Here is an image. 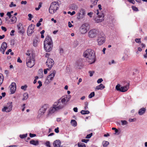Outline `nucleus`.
<instances>
[{"instance_id":"26","label":"nucleus","mask_w":147,"mask_h":147,"mask_svg":"<svg viewBox=\"0 0 147 147\" xmlns=\"http://www.w3.org/2000/svg\"><path fill=\"white\" fill-rule=\"evenodd\" d=\"M71 123L73 126L74 127H76L77 125V122L75 120H71Z\"/></svg>"},{"instance_id":"50","label":"nucleus","mask_w":147,"mask_h":147,"mask_svg":"<svg viewBox=\"0 0 147 147\" xmlns=\"http://www.w3.org/2000/svg\"><path fill=\"white\" fill-rule=\"evenodd\" d=\"M16 6V5L15 4H14L13 2H12L11 3V4L10 5V7H15Z\"/></svg>"},{"instance_id":"43","label":"nucleus","mask_w":147,"mask_h":147,"mask_svg":"<svg viewBox=\"0 0 147 147\" xmlns=\"http://www.w3.org/2000/svg\"><path fill=\"white\" fill-rule=\"evenodd\" d=\"M92 135V133H91L87 135L86 138L89 139L90 138Z\"/></svg>"},{"instance_id":"7","label":"nucleus","mask_w":147,"mask_h":147,"mask_svg":"<svg viewBox=\"0 0 147 147\" xmlns=\"http://www.w3.org/2000/svg\"><path fill=\"white\" fill-rule=\"evenodd\" d=\"M95 13L98 16L97 17L94 19L96 22L98 23L102 22L104 20L103 18L104 16V14L103 13H100L98 9L95 11Z\"/></svg>"},{"instance_id":"9","label":"nucleus","mask_w":147,"mask_h":147,"mask_svg":"<svg viewBox=\"0 0 147 147\" xmlns=\"http://www.w3.org/2000/svg\"><path fill=\"white\" fill-rule=\"evenodd\" d=\"M89 28V25L87 24H82L80 28V32L82 34H85Z\"/></svg>"},{"instance_id":"63","label":"nucleus","mask_w":147,"mask_h":147,"mask_svg":"<svg viewBox=\"0 0 147 147\" xmlns=\"http://www.w3.org/2000/svg\"><path fill=\"white\" fill-rule=\"evenodd\" d=\"M5 74H6L7 76H8L9 74V71L8 70H6L5 71Z\"/></svg>"},{"instance_id":"45","label":"nucleus","mask_w":147,"mask_h":147,"mask_svg":"<svg viewBox=\"0 0 147 147\" xmlns=\"http://www.w3.org/2000/svg\"><path fill=\"white\" fill-rule=\"evenodd\" d=\"M136 119L135 118H134L133 119H129V122H134L136 121Z\"/></svg>"},{"instance_id":"37","label":"nucleus","mask_w":147,"mask_h":147,"mask_svg":"<svg viewBox=\"0 0 147 147\" xmlns=\"http://www.w3.org/2000/svg\"><path fill=\"white\" fill-rule=\"evenodd\" d=\"M27 136V134H25L23 135H20V137L21 139H23L25 138H26Z\"/></svg>"},{"instance_id":"28","label":"nucleus","mask_w":147,"mask_h":147,"mask_svg":"<svg viewBox=\"0 0 147 147\" xmlns=\"http://www.w3.org/2000/svg\"><path fill=\"white\" fill-rule=\"evenodd\" d=\"M2 111L3 112H9V108L7 107H4L2 109Z\"/></svg>"},{"instance_id":"32","label":"nucleus","mask_w":147,"mask_h":147,"mask_svg":"<svg viewBox=\"0 0 147 147\" xmlns=\"http://www.w3.org/2000/svg\"><path fill=\"white\" fill-rule=\"evenodd\" d=\"M103 146L104 147H107L109 144V142L108 141H104L102 142Z\"/></svg>"},{"instance_id":"36","label":"nucleus","mask_w":147,"mask_h":147,"mask_svg":"<svg viewBox=\"0 0 147 147\" xmlns=\"http://www.w3.org/2000/svg\"><path fill=\"white\" fill-rule=\"evenodd\" d=\"M115 89L117 90L120 91L121 90V87L120 88V85L119 84H118L115 87Z\"/></svg>"},{"instance_id":"51","label":"nucleus","mask_w":147,"mask_h":147,"mask_svg":"<svg viewBox=\"0 0 147 147\" xmlns=\"http://www.w3.org/2000/svg\"><path fill=\"white\" fill-rule=\"evenodd\" d=\"M89 72V73L90 74V77H92V76L93 74L94 73V72L93 71H90Z\"/></svg>"},{"instance_id":"1","label":"nucleus","mask_w":147,"mask_h":147,"mask_svg":"<svg viewBox=\"0 0 147 147\" xmlns=\"http://www.w3.org/2000/svg\"><path fill=\"white\" fill-rule=\"evenodd\" d=\"M71 96L65 95L62 97L54 103L59 110L62 109L67 105L70 100Z\"/></svg>"},{"instance_id":"27","label":"nucleus","mask_w":147,"mask_h":147,"mask_svg":"<svg viewBox=\"0 0 147 147\" xmlns=\"http://www.w3.org/2000/svg\"><path fill=\"white\" fill-rule=\"evenodd\" d=\"M24 98L22 99L23 100H26L28 97V94L27 93H24L23 94Z\"/></svg>"},{"instance_id":"48","label":"nucleus","mask_w":147,"mask_h":147,"mask_svg":"<svg viewBox=\"0 0 147 147\" xmlns=\"http://www.w3.org/2000/svg\"><path fill=\"white\" fill-rule=\"evenodd\" d=\"M89 140L83 139L81 141H82V142H83L87 143Z\"/></svg>"},{"instance_id":"8","label":"nucleus","mask_w":147,"mask_h":147,"mask_svg":"<svg viewBox=\"0 0 147 147\" xmlns=\"http://www.w3.org/2000/svg\"><path fill=\"white\" fill-rule=\"evenodd\" d=\"M100 32L98 30L96 29H93L90 30L88 33V36L91 38H93L96 37L97 35Z\"/></svg>"},{"instance_id":"22","label":"nucleus","mask_w":147,"mask_h":147,"mask_svg":"<svg viewBox=\"0 0 147 147\" xmlns=\"http://www.w3.org/2000/svg\"><path fill=\"white\" fill-rule=\"evenodd\" d=\"M105 88V86L102 84H101L99 85L96 87L95 90H102Z\"/></svg>"},{"instance_id":"2","label":"nucleus","mask_w":147,"mask_h":147,"mask_svg":"<svg viewBox=\"0 0 147 147\" xmlns=\"http://www.w3.org/2000/svg\"><path fill=\"white\" fill-rule=\"evenodd\" d=\"M84 56L87 59V61L90 64L95 62V56L94 51L91 49L86 50L84 53Z\"/></svg>"},{"instance_id":"41","label":"nucleus","mask_w":147,"mask_h":147,"mask_svg":"<svg viewBox=\"0 0 147 147\" xmlns=\"http://www.w3.org/2000/svg\"><path fill=\"white\" fill-rule=\"evenodd\" d=\"M45 144L47 147H51L50 143L49 141H47Z\"/></svg>"},{"instance_id":"39","label":"nucleus","mask_w":147,"mask_h":147,"mask_svg":"<svg viewBox=\"0 0 147 147\" xmlns=\"http://www.w3.org/2000/svg\"><path fill=\"white\" fill-rule=\"evenodd\" d=\"M127 55H125L122 58V60L124 61L125 60H127Z\"/></svg>"},{"instance_id":"10","label":"nucleus","mask_w":147,"mask_h":147,"mask_svg":"<svg viewBox=\"0 0 147 147\" xmlns=\"http://www.w3.org/2000/svg\"><path fill=\"white\" fill-rule=\"evenodd\" d=\"M86 14V11L83 8H80L77 13V18L81 19L84 17Z\"/></svg>"},{"instance_id":"11","label":"nucleus","mask_w":147,"mask_h":147,"mask_svg":"<svg viewBox=\"0 0 147 147\" xmlns=\"http://www.w3.org/2000/svg\"><path fill=\"white\" fill-rule=\"evenodd\" d=\"M49 107V106L48 104H45L43 105L38 111V116L40 117L44 115Z\"/></svg>"},{"instance_id":"52","label":"nucleus","mask_w":147,"mask_h":147,"mask_svg":"<svg viewBox=\"0 0 147 147\" xmlns=\"http://www.w3.org/2000/svg\"><path fill=\"white\" fill-rule=\"evenodd\" d=\"M31 138H32L34 137H35L36 136V135L35 134H32L31 133H30L29 134Z\"/></svg>"},{"instance_id":"55","label":"nucleus","mask_w":147,"mask_h":147,"mask_svg":"<svg viewBox=\"0 0 147 147\" xmlns=\"http://www.w3.org/2000/svg\"><path fill=\"white\" fill-rule=\"evenodd\" d=\"M25 105H26L25 104H24L22 106V111H23L25 110Z\"/></svg>"},{"instance_id":"24","label":"nucleus","mask_w":147,"mask_h":147,"mask_svg":"<svg viewBox=\"0 0 147 147\" xmlns=\"http://www.w3.org/2000/svg\"><path fill=\"white\" fill-rule=\"evenodd\" d=\"M30 143L34 146H37L39 144V142L38 140H32L30 141Z\"/></svg>"},{"instance_id":"30","label":"nucleus","mask_w":147,"mask_h":147,"mask_svg":"<svg viewBox=\"0 0 147 147\" xmlns=\"http://www.w3.org/2000/svg\"><path fill=\"white\" fill-rule=\"evenodd\" d=\"M80 113L82 115H85L89 113L90 112L88 110L84 111L82 110L81 111Z\"/></svg>"},{"instance_id":"14","label":"nucleus","mask_w":147,"mask_h":147,"mask_svg":"<svg viewBox=\"0 0 147 147\" xmlns=\"http://www.w3.org/2000/svg\"><path fill=\"white\" fill-rule=\"evenodd\" d=\"M59 110L56 105L54 103L53 107L50 108L49 113H52L56 111H58Z\"/></svg>"},{"instance_id":"6","label":"nucleus","mask_w":147,"mask_h":147,"mask_svg":"<svg viewBox=\"0 0 147 147\" xmlns=\"http://www.w3.org/2000/svg\"><path fill=\"white\" fill-rule=\"evenodd\" d=\"M105 34L102 32H100L98 34L97 39L98 45L101 46L105 43Z\"/></svg>"},{"instance_id":"34","label":"nucleus","mask_w":147,"mask_h":147,"mask_svg":"<svg viewBox=\"0 0 147 147\" xmlns=\"http://www.w3.org/2000/svg\"><path fill=\"white\" fill-rule=\"evenodd\" d=\"M53 78L48 76L47 77V79L46 80V81H48L47 82L48 83H49V82H51V81L53 80Z\"/></svg>"},{"instance_id":"15","label":"nucleus","mask_w":147,"mask_h":147,"mask_svg":"<svg viewBox=\"0 0 147 147\" xmlns=\"http://www.w3.org/2000/svg\"><path fill=\"white\" fill-rule=\"evenodd\" d=\"M10 92L11 94H14L16 90V83L12 82L11 84Z\"/></svg>"},{"instance_id":"25","label":"nucleus","mask_w":147,"mask_h":147,"mask_svg":"<svg viewBox=\"0 0 147 147\" xmlns=\"http://www.w3.org/2000/svg\"><path fill=\"white\" fill-rule=\"evenodd\" d=\"M70 8L74 10H76L78 9L77 5L75 4H72L70 6Z\"/></svg>"},{"instance_id":"29","label":"nucleus","mask_w":147,"mask_h":147,"mask_svg":"<svg viewBox=\"0 0 147 147\" xmlns=\"http://www.w3.org/2000/svg\"><path fill=\"white\" fill-rule=\"evenodd\" d=\"M56 72V71L55 70H53L52 71L51 73L49 76L53 78L55 76Z\"/></svg>"},{"instance_id":"59","label":"nucleus","mask_w":147,"mask_h":147,"mask_svg":"<svg viewBox=\"0 0 147 147\" xmlns=\"http://www.w3.org/2000/svg\"><path fill=\"white\" fill-rule=\"evenodd\" d=\"M98 9H99V10H99V12H100V11L101 10V9H102V8H101V5H100V4H99V5H98Z\"/></svg>"},{"instance_id":"64","label":"nucleus","mask_w":147,"mask_h":147,"mask_svg":"<svg viewBox=\"0 0 147 147\" xmlns=\"http://www.w3.org/2000/svg\"><path fill=\"white\" fill-rule=\"evenodd\" d=\"M63 49L62 48H60V53L61 55L63 53Z\"/></svg>"},{"instance_id":"19","label":"nucleus","mask_w":147,"mask_h":147,"mask_svg":"<svg viewBox=\"0 0 147 147\" xmlns=\"http://www.w3.org/2000/svg\"><path fill=\"white\" fill-rule=\"evenodd\" d=\"M61 142L59 140H56L54 141L53 145L54 147H60L61 145Z\"/></svg>"},{"instance_id":"46","label":"nucleus","mask_w":147,"mask_h":147,"mask_svg":"<svg viewBox=\"0 0 147 147\" xmlns=\"http://www.w3.org/2000/svg\"><path fill=\"white\" fill-rule=\"evenodd\" d=\"M37 40H35L34 41L33 43V45L34 47H36L37 46Z\"/></svg>"},{"instance_id":"12","label":"nucleus","mask_w":147,"mask_h":147,"mask_svg":"<svg viewBox=\"0 0 147 147\" xmlns=\"http://www.w3.org/2000/svg\"><path fill=\"white\" fill-rule=\"evenodd\" d=\"M34 25L32 24H31L28 26L27 30V33L28 36H30L34 32Z\"/></svg>"},{"instance_id":"21","label":"nucleus","mask_w":147,"mask_h":147,"mask_svg":"<svg viewBox=\"0 0 147 147\" xmlns=\"http://www.w3.org/2000/svg\"><path fill=\"white\" fill-rule=\"evenodd\" d=\"M129 84H128V85L126 86L121 87L120 91L123 92L127 91L129 88Z\"/></svg>"},{"instance_id":"62","label":"nucleus","mask_w":147,"mask_h":147,"mask_svg":"<svg viewBox=\"0 0 147 147\" xmlns=\"http://www.w3.org/2000/svg\"><path fill=\"white\" fill-rule=\"evenodd\" d=\"M55 131L56 133H59V128L57 127V128L55 129Z\"/></svg>"},{"instance_id":"31","label":"nucleus","mask_w":147,"mask_h":147,"mask_svg":"<svg viewBox=\"0 0 147 147\" xmlns=\"http://www.w3.org/2000/svg\"><path fill=\"white\" fill-rule=\"evenodd\" d=\"M78 147H86L85 144L81 142H78L77 144Z\"/></svg>"},{"instance_id":"20","label":"nucleus","mask_w":147,"mask_h":147,"mask_svg":"<svg viewBox=\"0 0 147 147\" xmlns=\"http://www.w3.org/2000/svg\"><path fill=\"white\" fill-rule=\"evenodd\" d=\"M17 18L15 16H11V18H10V22L11 24H13L15 23L17 21Z\"/></svg>"},{"instance_id":"23","label":"nucleus","mask_w":147,"mask_h":147,"mask_svg":"<svg viewBox=\"0 0 147 147\" xmlns=\"http://www.w3.org/2000/svg\"><path fill=\"white\" fill-rule=\"evenodd\" d=\"M146 109L145 108H142L139 111L138 114L140 115H142L145 113Z\"/></svg>"},{"instance_id":"58","label":"nucleus","mask_w":147,"mask_h":147,"mask_svg":"<svg viewBox=\"0 0 147 147\" xmlns=\"http://www.w3.org/2000/svg\"><path fill=\"white\" fill-rule=\"evenodd\" d=\"M17 62L20 63H22V60L20 59V57H18V59H17Z\"/></svg>"},{"instance_id":"33","label":"nucleus","mask_w":147,"mask_h":147,"mask_svg":"<svg viewBox=\"0 0 147 147\" xmlns=\"http://www.w3.org/2000/svg\"><path fill=\"white\" fill-rule=\"evenodd\" d=\"M99 0H90L91 3L93 5H96L97 3V2Z\"/></svg>"},{"instance_id":"56","label":"nucleus","mask_w":147,"mask_h":147,"mask_svg":"<svg viewBox=\"0 0 147 147\" xmlns=\"http://www.w3.org/2000/svg\"><path fill=\"white\" fill-rule=\"evenodd\" d=\"M14 32H15L14 30H12L11 31V32H10V34L11 36H13L14 35Z\"/></svg>"},{"instance_id":"3","label":"nucleus","mask_w":147,"mask_h":147,"mask_svg":"<svg viewBox=\"0 0 147 147\" xmlns=\"http://www.w3.org/2000/svg\"><path fill=\"white\" fill-rule=\"evenodd\" d=\"M53 43L51 38L47 36L44 41V48L46 51L49 52L52 49Z\"/></svg>"},{"instance_id":"18","label":"nucleus","mask_w":147,"mask_h":147,"mask_svg":"<svg viewBox=\"0 0 147 147\" xmlns=\"http://www.w3.org/2000/svg\"><path fill=\"white\" fill-rule=\"evenodd\" d=\"M82 63V59H79L76 62V65L77 67L80 68Z\"/></svg>"},{"instance_id":"38","label":"nucleus","mask_w":147,"mask_h":147,"mask_svg":"<svg viewBox=\"0 0 147 147\" xmlns=\"http://www.w3.org/2000/svg\"><path fill=\"white\" fill-rule=\"evenodd\" d=\"M121 122L123 125H126L127 124V122L125 120H121Z\"/></svg>"},{"instance_id":"35","label":"nucleus","mask_w":147,"mask_h":147,"mask_svg":"<svg viewBox=\"0 0 147 147\" xmlns=\"http://www.w3.org/2000/svg\"><path fill=\"white\" fill-rule=\"evenodd\" d=\"M95 95V93L94 92H92L90 93L88 96L89 98H91Z\"/></svg>"},{"instance_id":"53","label":"nucleus","mask_w":147,"mask_h":147,"mask_svg":"<svg viewBox=\"0 0 147 147\" xmlns=\"http://www.w3.org/2000/svg\"><path fill=\"white\" fill-rule=\"evenodd\" d=\"M130 3H131L134 4L135 3V1L134 0H127Z\"/></svg>"},{"instance_id":"54","label":"nucleus","mask_w":147,"mask_h":147,"mask_svg":"<svg viewBox=\"0 0 147 147\" xmlns=\"http://www.w3.org/2000/svg\"><path fill=\"white\" fill-rule=\"evenodd\" d=\"M93 14V13L92 12H90L88 13L87 15L89 16L90 17H92V16Z\"/></svg>"},{"instance_id":"57","label":"nucleus","mask_w":147,"mask_h":147,"mask_svg":"<svg viewBox=\"0 0 147 147\" xmlns=\"http://www.w3.org/2000/svg\"><path fill=\"white\" fill-rule=\"evenodd\" d=\"M1 28L5 32L7 30V29L4 26H2L1 27Z\"/></svg>"},{"instance_id":"16","label":"nucleus","mask_w":147,"mask_h":147,"mask_svg":"<svg viewBox=\"0 0 147 147\" xmlns=\"http://www.w3.org/2000/svg\"><path fill=\"white\" fill-rule=\"evenodd\" d=\"M7 48V44L5 42H3L1 44L0 51H1L2 53L4 54L5 51Z\"/></svg>"},{"instance_id":"17","label":"nucleus","mask_w":147,"mask_h":147,"mask_svg":"<svg viewBox=\"0 0 147 147\" xmlns=\"http://www.w3.org/2000/svg\"><path fill=\"white\" fill-rule=\"evenodd\" d=\"M17 26L18 28V32L22 34L24 33V31L23 27L22 26V24L21 23H19L17 25Z\"/></svg>"},{"instance_id":"61","label":"nucleus","mask_w":147,"mask_h":147,"mask_svg":"<svg viewBox=\"0 0 147 147\" xmlns=\"http://www.w3.org/2000/svg\"><path fill=\"white\" fill-rule=\"evenodd\" d=\"M49 69H48V68H47V69H44V74H47V70H49Z\"/></svg>"},{"instance_id":"4","label":"nucleus","mask_w":147,"mask_h":147,"mask_svg":"<svg viewBox=\"0 0 147 147\" xmlns=\"http://www.w3.org/2000/svg\"><path fill=\"white\" fill-rule=\"evenodd\" d=\"M26 54L27 56L26 60V65L27 66L30 68L32 67L35 64V59L32 54L27 53Z\"/></svg>"},{"instance_id":"40","label":"nucleus","mask_w":147,"mask_h":147,"mask_svg":"<svg viewBox=\"0 0 147 147\" xmlns=\"http://www.w3.org/2000/svg\"><path fill=\"white\" fill-rule=\"evenodd\" d=\"M131 7H132V9L134 11H138V10H139L138 8H137L135 6H132Z\"/></svg>"},{"instance_id":"49","label":"nucleus","mask_w":147,"mask_h":147,"mask_svg":"<svg viewBox=\"0 0 147 147\" xmlns=\"http://www.w3.org/2000/svg\"><path fill=\"white\" fill-rule=\"evenodd\" d=\"M103 81V80L102 78H100L98 80L97 82L98 84L102 82Z\"/></svg>"},{"instance_id":"42","label":"nucleus","mask_w":147,"mask_h":147,"mask_svg":"<svg viewBox=\"0 0 147 147\" xmlns=\"http://www.w3.org/2000/svg\"><path fill=\"white\" fill-rule=\"evenodd\" d=\"M135 41L136 43H140L141 42L140 38H136Z\"/></svg>"},{"instance_id":"5","label":"nucleus","mask_w":147,"mask_h":147,"mask_svg":"<svg viewBox=\"0 0 147 147\" xmlns=\"http://www.w3.org/2000/svg\"><path fill=\"white\" fill-rule=\"evenodd\" d=\"M59 3L57 1H53L51 4L49 8V12L50 13L53 14L59 9Z\"/></svg>"},{"instance_id":"47","label":"nucleus","mask_w":147,"mask_h":147,"mask_svg":"<svg viewBox=\"0 0 147 147\" xmlns=\"http://www.w3.org/2000/svg\"><path fill=\"white\" fill-rule=\"evenodd\" d=\"M27 86L26 85L24 86H22L21 87V89L25 90H26Z\"/></svg>"},{"instance_id":"44","label":"nucleus","mask_w":147,"mask_h":147,"mask_svg":"<svg viewBox=\"0 0 147 147\" xmlns=\"http://www.w3.org/2000/svg\"><path fill=\"white\" fill-rule=\"evenodd\" d=\"M28 16L29 17L28 20H31L33 17L32 16L31 14L29 13L28 14Z\"/></svg>"},{"instance_id":"60","label":"nucleus","mask_w":147,"mask_h":147,"mask_svg":"<svg viewBox=\"0 0 147 147\" xmlns=\"http://www.w3.org/2000/svg\"><path fill=\"white\" fill-rule=\"evenodd\" d=\"M27 1H22L21 2V4H24L26 5L27 4Z\"/></svg>"},{"instance_id":"13","label":"nucleus","mask_w":147,"mask_h":147,"mask_svg":"<svg viewBox=\"0 0 147 147\" xmlns=\"http://www.w3.org/2000/svg\"><path fill=\"white\" fill-rule=\"evenodd\" d=\"M54 63L53 60L51 58L48 59L46 62V65L47 67H49V69H50L52 68Z\"/></svg>"}]
</instances>
